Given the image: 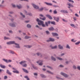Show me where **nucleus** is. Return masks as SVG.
<instances>
[{"mask_svg":"<svg viewBox=\"0 0 80 80\" xmlns=\"http://www.w3.org/2000/svg\"><path fill=\"white\" fill-rule=\"evenodd\" d=\"M12 60H10V59H9L8 61V63H9V62H12Z\"/></svg>","mask_w":80,"mask_h":80,"instance_id":"338daca9","label":"nucleus"},{"mask_svg":"<svg viewBox=\"0 0 80 80\" xmlns=\"http://www.w3.org/2000/svg\"><path fill=\"white\" fill-rule=\"evenodd\" d=\"M20 15L22 16V17H23V18H25V15H23V13H22V12H20Z\"/></svg>","mask_w":80,"mask_h":80,"instance_id":"a878e982","label":"nucleus"},{"mask_svg":"<svg viewBox=\"0 0 80 80\" xmlns=\"http://www.w3.org/2000/svg\"><path fill=\"white\" fill-rule=\"evenodd\" d=\"M39 16L42 17H43L42 18V20L43 21H45L46 20V18L43 16V15L42 14H40Z\"/></svg>","mask_w":80,"mask_h":80,"instance_id":"ddd939ff","label":"nucleus"},{"mask_svg":"<svg viewBox=\"0 0 80 80\" xmlns=\"http://www.w3.org/2000/svg\"><path fill=\"white\" fill-rule=\"evenodd\" d=\"M9 32L10 33H13V31H12V30H10L9 31Z\"/></svg>","mask_w":80,"mask_h":80,"instance_id":"680f3d73","label":"nucleus"},{"mask_svg":"<svg viewBox=\"0 0 80 80\" xmlns=\"http://www.w3.org/2000/svg\"><path fill=\"white\" fill-rule=\"evenodd\" d=\"M55 39L54 38H49V39L47 40V42H55Z\"/></svg>","mask_w":80,"mask_h":80,"instance_id":"423d86ee","label":"nucleus"},{"mask_svg":"<svg viewBox=\"0 0 80 80\" xmlns=\"http://www.w3.org/2000/svg\"><path fill=\"white\" fill-rule=\"evenodd\" d=\"M69 2H71V3H74V2L72 0H68Z\"/></svg>","mask_w":80,"mask_h":80,"instance_id":"4d7b16f0","label":"nucleus"},{"mask_svg":"<svg viewBox=\"0 0 80 80\" xmlns=\"http://www.w3.org/2000/svg\"><path fill=\"white\" fill-rule=\"evenodd\" d=\"M57 10H55L53 11V14H57Z\"/></svg>","mask_w":80,"mask_h":80,"instance_id":"49530a36","label":"nucleus"},{"mask_svg":"<svg viewBox=\"0 0 80 80\" xmlns=\"http://www.w3.org/2000/svg\"><path fill=\"white\" fill-rule=\"evenodd\" d=\"M10 20L12 22H13L14 21V19L13 18L10 19Z\"/></svg>","mask_w":80,"mask_h":80,"instance_id":"13d9d810","label":"nucleus"},{"mask_svg":"<svg viewBox=\"0 0 80 80\" xmlns=\"http://www.w3.org/2000/svg\"><path fill=\"white\" fill-rule=\"evenodd\" d=\"M62 20L63 21V22H68V21L67 20H65L64 19H62Z\"/></svg>","mask_w":80,"mask_h":80,"instance_id":"864d4df0","label":"nucleus"},{"mask_svg":"<svg viewBox=\"0 0 80 80\" xmlns=\"http://www.w3.org/2000/svg\"><path fill=\"white\" fill-rule=\"evenodd\" d=\"M47 67L48 68L51 69V70H53V68L52 67L50 66H47Z\"/></svg>","mask_w":80,"mask_h":80,"instance_id":"58836bf2","label":"nucleus"},{"mask_svg":"<svg viewBox=\"0 0 80 80\" xmlns=\"http://www.w3.org/2000/svg\"><path fill=\"white\" fill-rule=\"evenodd\" d=\"M41 53H40L39 52H38L36 53V55H38V56H39V55H41Z\"/></svg>","mask_w":80,"mask_h":80,"instance_id":"052dcab7","label":"nucleus"},{"mask_svg":"<svg viewBox=\"0 0 80 80\" xmlns=\"http://www.w3.org/2000/svg\"><path fill=\"white\" fill-rule=\"evenodd\" d=\"M6 73L9 75H12V73L10 72V71H9V70L8 69L7 70Z\"/></svg>","mask_w":80,"mask_h":80,"instance_id":"6ab92c4d","label":"nucleus"},{"mask_svg":"<svg viewBox=\"0 0 80 80\" xmlns=\"http://www.w3.org/2000/svg\"><path fill=\"white\" fill-rule=\"evenodd\" d=\"M31 47H32V46H30L29 45H28V48H31Z\"/></svg>","mask_w":80,"mask_h":80,"instance_id":"bf43d9fd","label":"nucleus"},{"mask_svg":"<svg viewBox=\"0 0 80 80\" xmlns=\"http://www.w3.org/2000/svg\"><path fill=\"white\" fill-rule=\"evenodd\" d=\"M66 53H62L61 54V57H62V56H64L65 55Z\"/></svg>","mask_w":80,"mask_h":80,"instance_id":"3c124183","label":"nucleus"},{"mask_svg":"<svg viewBox=\"0 0 80 80\" xmlns=\"http://www.w3.org/2000/svg\"><path fill=\"white\" fill-rule=\"evenodd\" d=\"M46 72H48V73H50V74H51L52 75H53V73L51 71L47 70L46 71Z\"/></svg>","mask_w":80,"mask_h":80,"instance_id":"473e14b6","label":"nucleus"},{"mask_svg":"<svg viewBox=\"0 0 80 80\" xmlns=\"http://www.w3.org/2000/svg\"><path fill=\"white\" fill-rule=\"evenodd\" d=\"M26 27L28 28H32V26L30 24H28L27 25Z\"/></svg>","mask_w":80,"mask_h":80,"instance_id":"b1692460","label":"nucleus"},{"mask_svg":"<svg viewBox=\"0 0 80 80\" xmlns=\"http://www.w3.org/2000/svg\"><path fill=\"white\" fill-rule=\"evenodd\" d=\"M46 16L50 20H52L53 19V18H52V17L49 14H47L46 15Z\"/></svg>","mask_w":80,"mask_h":80,"instance_id":"f8f14e48","label":"nucleus"},{"mask_svg":"<svg viewBox=\"0 0 80 80\" xmlns=\"http://www.w3.org/2000/svg\"><path fill=\"white\" fill-rule=\"evenodd\" d=\"M17 7L18 9H20L21 8V7L19 6L18 5H17Z\"/></svg>","mask_w":80,"mask_h":80,"instance_id":"5fc2aeb1","label":"nucleus"},{"mask_svg":"<svg viewBox=\"0 0 80 80\" xmlns=\"http://www.w3.org/2000/svg\"><path fill=\"white\" fill-rule=\"evenodd\" d=\"M58 47L60 49V50H63V46L59 44L58 45Z\"/></svg>","mask_w":80,"mask_h":80,"instance_id":"dca6fc26","label":"nucleus"},{"mask_svg":"<svg viewBox=\"0 0 80 80\" xmlns=\"http://www.w3.org/2000/svg\"><path fill=\"white\" fill-rule=\"evenodd\" d=\"M8 78V77L7 76H4V80H7Z\"/></svg>","mask_w":80,"mask_h":80,"instance_id":"de8ad7c7","label":"nucleus"},{"mask_svg":"<svg viewBox=\"0 0 80 80\" xmlns=\"http://www.w3.org/2000/svg\"><path fill=\"white\" fill-rule=\"evenodd\" d=\"M50 47L51 48V49H57V46L56 45L55 46L53 47L52 44L50 45Z\"/></svg>","mask_w":80,"mask_h":80,"instance_id":"1a4fd4ad","label":"nucleus"},{"mask_svg":"<svg viewBox=\"0 0 80 80\" xmlns=\"http://www.w3.org/2000/svg\"><path fill=\"white\" fill-rule=\"evenodd\" d=\"M10 41L11 42V45L12 44H14L15 45V43H15V41Z\"/></svg>","mask_w":80,"mask_h":80,"instance_id":"c9c22d12","label":"nucleus"},{"mask_svg":"<svg viewBox=\"0 0 80 80\" xmlns=\"http://www.w3.org/2000/svg\"><path fill=\"white\" fill-rule=\"evenodd\" d=\"M60 12H61V13H68V11L66 10H61Z\"/></svg>","mask_w":80,"mask_h":80,"instance_id":"9d476101","label":"nucleus"},{"mask_svg":"<svg viewBox=\"0 0 80 80\" xmlns=\"http://www.w3.org/2000/svg\"><path fill=\"white\" fill-rule=\"evenodd\" d=\"M12 69L13 70H16V71H13L12 72H13V73H18V74L19 73V71H18L17 70H16V69L15 68H13Z\"/></svg>","mask_w":80,"mask_h":80,"instance_id":"9b49d317","label":"nucleus"},{"mask_svg":"<svg viewBox=\"0 0 80 80\" xmlns=\"http://www.w3.org/2000/svg\"><path fill=\"white\" fill-rule=\"evenodd\" d=\"M61 74L63 76V77L65 78H67V77H69V75H67V74L65 73H64V72H61Z\"/></svg>","mask_w":80,"mask_h":80,"instance_id":"39448f33","label":"nucleus"},{"mask_svg":"<svg viewBox=\"0 0 80 80\" xmlns=\"http://www.w3.org/2000/svg\"><path fill=\"white\" fill-rule=\"evenodd\" d=\"M15 45H16L15 46V48H20V45L18 43H15Z\"/></svg>","mask_w":80,"mask_h":80,"instance_id":"2eb2a0df","label":"nucleus"},{"mask_svg":"<svg viewBox=\"0 0 80 80\" xmlns=\"http://www.w3.org/2000/svg\"><path fill=\"white\" fill-rule=\"evenodd\" d=\"M43 61L42 60H39L37 62V63H39V65H40V66H42V65H43V63H42V62H43Z\"/></svg>","mask_w":80,"mask_h":80,"instance_id":"6e6552de","label":"nucleus"},{"mask_svg":"<svg viewBox=\"0 0 80 80\" xmlns=\"http://www.w3.org/2000/svg\"><path fill=\"white\" fill-rule=\"evenodd\" d=\"M53 18L54 20H55L56 22H59V20H60V18L59 17H56L54 16L53 17Z\"/></svg>","mask_w":80,"mask_h":80,"instance_id":"0eeeda50","label":"nucleus"},{"mask_svg":"<svg viewBox=\"0 0 80 80\" xmlns=\"http://www.w3.org/2000/svg\"><path fill=\"white\" fill-rule=\"evenodd\" d=\"M43 10V8H42L40 9H39L40 11H42Z\"/></svg>","mask_w":80,"mask_h":80,"instance_id":"774afa93","label":"nucleus"},{"mask_svg":"<svg viewBox=\"0 0 80 80\" xmlns=\"http://www.w3.org/2000/svg\"><path fill=\"white\" fill-rule=\"evenodd\" d=\"M59 67H61V68H62L63 67H64V66H63L62 65V64H60V65H59Z\"/></svg>","mask_w":80,"mask_h":80,"instance_id":"0e129e2a","label":"nucleus"},{"mask_svg":"<svg viewBox=\"0 0 80 80\" xmlns=\"http://www.w3.org/2000/svg\"><path fill=\"white\" fill-rule=\"evenodd\" d=\"M22 70L25 73H28V71L27 69H24V68H22Z\"/></svg>","mask_w":80,"mask_h":80,"instance_id":"a211bd4d","label":"nucleus"},{"mask_svg":"<svg viewBox=\"0 0 80 80\" xmlns=\"http://www.w3.org/2000/svg\"><path fill=\"white\" fill-rule=\"evenodd\" d=\"M22 66L23 67H27V64L26 63H24L23 65H22Z\"/></svg>","mask_w":80,"mask_h":80,"instance_id":"37998d69","label":"nucleus"},{"mask_svg":"<svg viewBox=\"0 0 80 80\" xmlns=\"http://www.w3.org/2000/svg\"><path fill=\"white\" fill-rule=\"evenodd\" d=\"M6 43L7 45H11V42H10V41L9 42H7Z\"/></svg>","mask_w":80,"mask_h":80,"instance_id":"603ef678","label":"nucleus"},{"mask_svg":"<svg viewBox=\"0 0 80 80\" xmlns=\"http://www.w3.org/2000/svg\"><path fill=\"white\" fill-rule=\"evenodd\" d=\"M47 67L48 68L51 69V70H53V68L52 67L50 66H47Z\"/></svg>","mask_w":80,"mask_h":80,"instance_id":"ea45409f","label":"nucleus"},{"mask_svg":"<svg viewBox=\"0 0 80 80\" xmlns=\"http://www.w3.org/2000/svg\"><path fill=\"white\" fill-rule=\"evenodd\" d=\"M27 15H28L29 16H30V17H32V14L30 12H28L27 14H26Z\"/></svg>","mask_w":80,"mask_h":80,"instance_id":"c85d7f7f","label":"nucleus"},{"mask_svg":"<svg viewBox=\"0 0 80 80\" xmlns=\"http://www.w3.org/2000/svg\"><path fill=\"white\" fill-rule=\"evenodd\" d=\"M20 1H22V2H23V1H26V2H29V1L28 0H19Z\"/></svg>","mask_w":80,"mask_h":80,"instance_id":"8fccbe9b","label":"nucleus"},{"mask_svg":"<svg viewBox=\"0 0 80 80\" xmlns=\"http://www.w3.org/2000/svg\"><path fill=\"white\" fill-rule=\"evenodd\" d=\"M31 37L30 36H25V39H28L29 38H30Z\"/></svg>","mask_w":80,"mask_h":80,"instance_id":"e433bc0d","label":"nucleus"},{"mask_svg":"<svg viewBox=\"0 0 80 80\" xmlns=\"http://www.w3.org/2000/svg\"><path fill=\"white\" fill-rule=\"evenodd\" d=\"M36 21L37 22H38V25L40 26L41 25L42 27H46V26L47 27H48V24L50 25V24L51 23V21H48V22H45V25L44 24V22L43 21H41V20H40L38 18L36 19Z\"/></svg>","mask_w":80,"mask_h":80,"instance_id":"f257e3e1","label":"nucleus"},{"mask_svg":"<svg viewBox=\"0 0 80 80\" xmlns=\"http://www.w3.org/2000/svg\"><path fill=\"white\" fill-rule=\"evenodd\" d=\"M4 40H10V38L9 37H7L6 36H5L4 37Z\"/></svg>","mask_w":80,"mask_h":80,"instance_id":"393cba45","label":"nucleus"},{"mask_svg":"<svg viewBox=\"0 0 80 80\" xmlns=\"http://www.w3.org/2000/svg\"><path fill=\"white\" fill-rule=\"evenodd\" d=\"M32 67H33V68L34 69V70H38V68L37 67L34 66V65L32 64Z\"/></svg>","mask_w":80,"mask_h":80,"instance_id":"bb28decb","label":"nucleus"},{"mask_svg":"<svg viewBox=\"0 0 80 80\" xmlns=\"http://www.w3.org/2000/svg\"><path fill=\"white\" fill-rule=\"evenodd\" d=\"M80 43V41L78 42L75 43V45H79Z\"/></svg>","mask_w":80,"mask_h":80,"instance_id":"a18cd8bd","label":"nucleus"},{"mask_svg":"<svg viewBox=\"0 0 80 80\" xmlns=\"http://www.w3.org/2000/svg\"><path fill=\"white\" fill-rule=\"evenodd\" d=\"M77 68L78 70H80V66H78L77 67Z\"/></svg>","mask_w":80,"mask_h":80,"instance_id":"e2e57ef3","label":"nucleus"},{"mask_svg":"<svg viewBox=\"0 0 80 80\" xmlns=\"http://www.w3.org/2000/svg\"><path fill=\"white\" fill-rule=\"evenodd\" d=\"M2 60L3 61H4L5 62H6V63H8V60L7 59H2Z\"/></svg>","mask_w":80,"mask_h":80,"instance_id":"a19ab883","label":"nucleus"},{"mask_svg":"<svg viewBox=\"0 0 80 80\" xmlns=\"http://www.w3.org/2000/svg\"><path fill=\"white\" fill-rule=\"evenodd\" d=\"M72 68H73V69H74V70H76L77 69V67L75 66V65H73L72 66Z\"/></svg>","mask_w":80,"mask_h":80,"instance_id":"c03bdc74","label":"nucleus"},{"mask_svg":"<svg viewBox=\"0 0 80 80\" xmlns=\"http://www.w3.org/2000/svg\"><path fill=\"white\" fill-rule=\"evenodd\" d=\"M71 42H73L74 43H75V42H77V40H75V39H72L71 40Z\"/></svg>","mask_w":80,"mask_h":80,"instance_id":"4c0bfd02","label":"nucleus"},{"mask_svg":"<svg viewBox=\"0 0 80 80\" xmlns=\"http://www.w3.org/2000/svg\"><path fill=\"white\" fill-rule=\"evenodd\" d=\"M34 75L35 76H38V73H37V72L34 73Z\"/></svg>","mask_w":80,"mask_h":80,"instance_id":"6e6d98bb","label":"nucleus"},{"mask_svg":"<svg viewBox=\"0 0 80 80\" xmlns=\"http://www.w3.org/2000/svg\"><path fill=\"white\" fill-rule=\"evenodd\" d=\"M44 3L46 4L47 5H48L49 6H52V4L51 3H48L46 2H44Z\"/></svg>","mask_w":80,"mask_h":80,"instance_id":"aec40b11","label":"nucleus"},{"mask_svg":"<svg viewBox=\"0 0 80 80\" xmlns=\"http://www.w3.org/2000/svg\"><path fill=\"white\" fill-rule=\"evenodd\" d=\"M40 76L42 78H46V76H45L43 74H40Z\"/></svg>","mask_w":80,"mask_h":80,"instance_id":"5701e85b","label":"nucleus"},{"mask_svg":"<svg viewBox=\"0 0 80 80\" xmlns=\"http://www.w3.org/2000/svg\"><path fill=\"white\" fill-rule=\"evenodd\" d=\"M24 78H26L27 80H30V78H28V76H25L24 77Z\"/></svg>","mask_w":80,"mask_h":80,"instance_id":"7c9ffc66","label":"nucleus"},{"mask_svg":"<svg viewBox=\"0 0 80 80\" xmlns=\"http://www.w3.org/2000/svg\"><path fill=\"white\" fill-rule=\"evenodd\" d=\"M32 5L35 9H36V10L39 9V7L38 6L34 4L33 3H32Z\"/></svg>","mask_w":80,"mask_h":80,"instance_id":"20e7f679","label":"nucleus"},{"mask_svg":"<svg viewBox=\"0 0 80 80\" xmlns=\"http://www.w3.org/2000/svg\"><path fill=\"white\" fill-rule=\"evenodd\" d=\"M57 58L58 60H60V61H62V60H63V58H61L59 57H58Z\"/></svg>","mask_w":80,"mask_h":80,"instance_id":"72a5a7b5","label":"nucleus"},{"mask_svg":"<svg viewBox=\"0 0 80 80\" xmlns=\"http://www.w3.org/2000/svg\"><path fill=\"white\" fill-rule=\"evenodd\" d=\"M51 34L53 37H56L57 39H59V37H58L59 36L58 34L57 33L52 32Z\"/></svg>","mask_w":80,"mask_h":80,"instance_id":"7ed1b4c3","label":"nucleus"},{"mask_svg":"<svg viewBox=\"0 0 80 80\" xmlns=\"http://www.w3.org/2000/svg\"><path fill=\"white\" fill-rule=\"evenodd\" d=\"M71 26L72 27H74V28H77V27L76 26H75V25L73 24H70Z\"/></svg>","mask_w":80,"mask_h":80,"instance_id":"2f4dec72","label":"nucleus"},{"mask_svg":"<svg viewBox=\"0 0 80 80\" xmlns=\"http://www.w3.org/2000/svg\"><path fill=\"white\" fill-rule=\"evenodd\" d=\"M27 63V61H22L19 62V64H20V65H22V64H23V63Z\"/></svg>","mask_w":80,"mask_h":80,"instance_id":"4be33fe9","label":"nucleus"},{"mask_svg":"<svg viewBox=\"0 0 80 80\" xmlns=\"http://www.w3.org/2000/svg\"><path fill=\"white\" fill-rule=\"evenodd\" d=\"M66 48H68V49H70V46H69V45L68 44H67L66 45Z\"/></svg>","mask_w":80,"mask_h":80,"instance_id":"f704fd0d","label":"nucleus"},{"mask_svg":"<svg viewBox=\"0 0 80 80\" xmlns=\"http://www.w3.org/2000/svg\"><path fill=\"white\" fill-rule=\"evenodd\" d=\"M51 59L52 60L54 61V62H55L57 60L56 58H55L53 56L51 57Z\"/></svg>","mask_w":80,"mask_h":80,"instance_id":"f3484780","label":"nucleus"},{"mask_svg":"<svg viewBox=\"0 0 80 80\" xmlns=\"http://www.w3.org/2000/svg\"><path fill=\"white\" fill-rule=\"evenodd\" d=\"M10 53H12V54H14V52H13V51L10 50Z\"/></svg>","mask_w":80,"mask_h":80,"instance_id":"09e8293b","label":"nucleus"},{"mask_svg":"<svg viewBox=\"0 0 80 80\" xmlns=\"http://www.w3.org/2000/svg\"><path fill=\"white\" fill-rule=\"evenodd\" d=\"M51 23L52 25H56L55 21H51Z\"/></svg>","mask_w":80,"mask_h":80,"instance_id":"c756f323","label":"nucleus"},{"mask_svg":"<svg viewBox=\"0 0 80 80\" xmlns=\"http://www.w3.org/2000/svg\"><path fill=\"white\" fill-rule=\"evenodd\" d=\"M0 67L2 68H5L6 66L4 65H2V64H0Z\"/></svg>","mask_w":80,"mask_h":80,"instance_id":"412c9836","label":"nucleus"},{"mask_svg":"<svg viewBox=\"0 0 80 80\" xmlns=\"http://www.w3.org/2000/svg\"><path fill=\"white\" fill-rule=\"evenodd\" d=\"M48 30L49 31H53L55 30V29L53 27L51 26L48 28Z\"/></svg>","mask_w":80,"mask_h":80,"instance_id":"4468645a","label":"nucleus"},{"mask_svg":"<svg viewBox=\"0 0 80 80\" xmlns=\"http://www.w3.org/2000/svg\"><path fill=\"white\" fill-rule=\"evenodd\" d=\"M53 6V7H55V8H57V7H58V6L56 5H54Z\"/></svg>","mask_w":80,"mask_h":80,"instance_id":"69168bd1","label":"nucleus"},{"mask_svg":"<svg viewBox=\"0 0 80 80\" xmlns=\"http://www.w3.org/2000/svg\"><path fill=\"white\" fill-rule=\"evenodd\" d=\"M67 5L69 6V7H73V5H72L71 4L69 3V2H68Z\"/></svg>","mask_w":80,"mask_h":80,"instance_id":"cd10ccee","label":"nucleus"},{"mask_svg":"<svg viewBox=\"0 0 80 80\" xmlns=\"http://www.w3.org/2000/svg\"><path fill=\"white\" fill-rule=\"evenodd\" d=\"M9 25L11 27H13V28H14L17 26V23L15 22H10L9 23Z\"/></svg>","mask_w":80,"mask_h":80,"instance_id":"f03ea898","label":"nucleus"},{"mask_svg":"<svg viewBox=\"0 0 80 80\" xmlns=\"http://www.w3.org/2000/svg\"><path fill=\"white\" fill-rule=\"evenodd\" d=\"M46 33L47 35H50V32L48 30L46 31Z\"/></svg>","mask_w":80,"mask_h":80,"instance_id":"79ce46f5","label":"nucleus"}]
</instances>
